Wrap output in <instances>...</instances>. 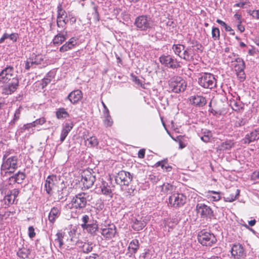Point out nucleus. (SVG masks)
Masks as SVG:
<instances>
[{
	"mask_svg": "<svg viewBox=\"0 0 259 259\" xmlns=\"http://www.w3.org/2000/svg\"><path fill=\"white\" fill-rule=\"evenodd\" d=\"M11 151H7L3 155L1 170L5 174H12L18 168V157L16 155H10Z\"/></svg>",
	"mask_w": 259,
	"mask_h": 259,
	"instance_id": "1",
	"label": "nucleus"
},
{
	"mask_svg": "<svg viewBox=\"0 0 259 259\" xmlns=\"http://www.w3.org/2000/svg\"><path fill=\"white\" fill-rule=\"evenodd\" d=\"M134 24L138 30L146 31L152 28L154 21L150 16L142 15L136 17Z\"/></svg>",
	"mask_w": 259,
	"mask_h": 259,
	"instance_id": "2",
	"label": "nucleus"
},
{
	"mask_svg": "<svg viewBox=\"0 0 259 259\" xmlns=\"http://www.w3.org/2000/svg\"><path fill=\"white\" fill-rule=\"evenodd\" d=\"M92 199L91 196L87 193L81 192L76 194L72 199L71 204L72 207L79 210L84 209Z\"/></svg>",
	"mask_w": 259,
	"mask_h": 259,
	"instance_id": "3",
	"label": "nucleus"
},
{
	"mask_svg": "<svg viewBox=\"0 0 259 259\" xmlns=\"http://www.w3.org/2000/svg\"><path fill=\"white\" fill-rule=\"evenodd\" d=\"M81 221L82 223L80 226L83 230L91 235H95L98 229V225L97 221L87 214L83 215Z\"/></svg>",
	"mask_w": 259,
	"mask_h": 259,
	"instance_id": "4",
	"label": "nucleus"
},
{
	"mask_svg": "<svg viewBox=\"0 0 259 259\" xmlns=\"http://www.w3.org/2000/svg\"><path fill=\"white\" fill-rule=\"evenodd\" d=\"M198 82L204 89H212L217 86V79L214 75L210 73H202L198 78Z\"/></svg>",
	"mask_w": 259,
	"mask_h": 259,
	"instance_id": "5",
	"label": "nucleus"
},
{
	"mask_svg": "<svg viewBox=\"0 0 259 259\" xmlns=\"http://www.w3.org/2000/svg\"><path fill=\"white\" fill-rule=\"evenodd\" d=\"M197 239L198 242L202 245L205 246H211L217 241V238L213 233L205 230H201L198 233Z\"/></svg>",
	"mask_w": 259,
	"mask_h": 259,
	"instance_id": "6",
	"label": "nucleus"
},
{
	"mask_svg": "<svg viewBox=\"0 0 259 259\" xmlns=\"http://www.w3.org/2000/svg\"><path fill=\"white\" fill-rule=\"evenodd\" d=\"M159 61L162 65L168 68L177 69L182 67V62L170 55H161L159 58Z\"/></svg>",
	"mask_w": 259,
	"mask_h": 259,
	"instance_id": "7",
	"label": "nucleus"
},
{
	"mask_svg": "<svg viewBox=\"0 0 259 259\" xmlns=\"http://www.w3.org/2000/svg\"><path fill=\"white\" fill-rule=\"evenodd\" d=\"M168 84L171 91L176 93L184 92L187 87L186 81L180 76H174L168 80Z\"/></svg>",
	"mask_w": 259,
	"mask_h": 259,
	"instance_id": "8",
	"label": "nucleus"
},
{
	"mask_svg": "<svg viewBox=\"0 0 259 259\" xmlns=\"http://www.w3.org/2000/svg\"><path fill=\"white\" fill-rule=\"evenodd\" d=\"M17 77L13 65H7L0 72V83H7L12 79Z\"/></svg>",
	"mask_w": 259,
	"mask_h": 259,
	"instance_id": "9",
	"label": "nucleus"
},
{
	"mask_svg": "<svg viewBox=\"0 0 259 259\" xmlns=\"http://www.w3.org/2000/svg\"><path fill=\"white\" fill-rule=\"evenodd\" d=\"M133 176L130 172L124 170L119 171L115 177L117 184L121 186H128L133 180Z\"/></svg>",
	"mask_w": 259,
	"mask_h": 259,
	"instance_id": "10",
	"label": "nucleus"
},
{
	"mask_svg": "<svg viewBox=\"0 0 259 259\" xmlns=\"http://www.w3.org/2000/svg\"><path fill=\"white\" fill-rule=\"evenodd\" d=\"M96 181L95 175L89 170H85L81 175V182L85 189H88L92 187Z\"/></svg>",
	"mask_w": 259,
	"mask_h": 259,
	"instance_id": "11",
	"label": "nucleus"
},
{
	"mask_svg": "<svg viewBox=\"0 0 259 259\" xmlns=\"http://www.w3.org/2000/svg\"><path fill=\"white\" fill-rule=\"evenodd\" d=\"M186 197L182 193H175L169 197V204L175 207H181L186 203Z\"/></svg>",
	"mask_w": 259,
	"mask_h": 259,
	"instance_id": "12",
	"label": "nucleus"
},
{
	"mask_svg": "<svg viewBox=\"0 0 259 259\" xmlns=\"http://www.w3.org/2000/svg\"><path fill=\"white\" fill-rule=\"evenodd\" d=\"M196 210L201 218H211L213 215L211 208L203 203H198L196 206Z\"/></svg>",
	"mask_w": 259,
	"mask_h": 259,
	"instance_id": "13",
	"label": "nucleus"
},
{
	"mask_svg": "<svg viewBox=\"0 0 259 259\" xmlns=\"http://www.w3.org/2000/svg\"><path fill=\"white\" fill-rule=\"evenodd\" d=\"M3 89V93L5 95H11L17 89L19 81L17 77L12 79Z\"/></svg>",
	"mask_w": 259,
	"mask_h": 259,
	"instance_id": "14",
	"label": "nucleus"
},
{
	"mask_svg": "<svg viewBox=\"0 0 259 259\" xmlns=\"http://www.w3.org/2000/svg\"><path fill=\"white\" fill-rule=\"evenodd\" d=\"M101 234L106 239H111L114 237L116 231V227L114 225H110L105 226L101 229Z\"/></svg>",
	"mask_w": 259,
	"mask_h": 259,
	"instance_id": "15",
	"label": "nucleus"
},
{
	"mask_svg": "<svg viewBox=\"0 0 259 259\" xmlns=\"http://www.w3.org/2000/svg\"><path fill=\"white\" fill-rule=\"evenodd\" d=\"M231 254L236 258L244 257L245 256L243 247L239 243L233 245L231 249Z\"/></svg>",
	"mask_w": 259,
	"mask_h": 259,
	"instance_id": "16",
	"label": "nucleus"
},
{
	"mask_svg": "<svg viewBox=\"0 0 259 259\" xmlns=\"http://www.w3.org/2000/svg\"><path fill=\"white\" fill-rule=\"evenodd\" d=\"M56 181V177L54 175H50L47 178L45 183V187L48 194H52V190L54 188Z\"/></svg>",
	"mask_w": 259,
	"mask_h": 259,
	"instance_id": "17",
	"label": "nucleus"
},
{
	"mask_svg": "<svg viewBox=\"0 0 259 259\" xmlns=\"http://www.w3.org/2000/svg\"><path fill=\"white\" fill-rule=\"evenodd\" d=\"M146 225V223L140 217L138 218L134 217L132 219V227L136 231L142 230Z\"/></svg>",
	"mask_w": 259,
	"mask_h": 259,
	"instance_id": "18",
	"label": "nucleus"
},
{
	"mask_svg": "<svg viewBox=\"0 0 259 259\" xmlns=\"http://www.w3.org/2000/svg\"><path fill=\"white\" fill-rule=\"evenodd\" d=\"M190 103L195 106L201 107L204 106L206 104V100L202 96H193L190 98Z\"/></svg>",
	"mask_w": 259,
	"mask_h": 259,
	"instance_id": "19",
	"label": "nucleus"
},
{
	"mask_svg": "<svg viewBox=\"0 0 259 259\" xmlns=\"http://www.w3.org/2000/svg\"><path fill=\"white\" fill-rule=\"evenodd\" d=\"M25 178L26 175L25 173L19 171L16 174L10 177L9 179V181L10 184H14L15 183L21 184Z\"/></svg>",
	"mask_w": 259,
	"mask_h": 259,
	"instance_id": "20",
	"label": "nucleus"
},
{
	"mask_svg": "<svg viewBox=\"0 0 259 259\" xmlns=\"http://www.w3.org/2000/svg\"><path fill=\"white\" fill-rule=\"evenodd\" d=\"M82 97V92L79 90L71 92L67 98L73 104L77 103Z\"/></svg>",
	"mask_w": 259,
	"mask_h": 259,
	"instance_id": "21",
	"label": "nucleus"
},
{
	"mask_svg": "<svg viewBox=\"0 0 259 259\" xmlns=\"http://www.w3.org/2000/svg\"><path fill=\"white\" fill-rule=\"evenodd\" d=\"M77 43V38L75 37L71 38L68 41L63 45L60 48V52H65L72 49L75 47Z\"/></svg>",
	"mask_w": 259,
	"mask_h": 259,
	"instance_id": "22",
	"label": "nucleus"
},
{
	"mask_svg": "<svg viewBox=\"0 0 259 259\" xmlns=\"http://www.w3.org/2000/svg\"><path fill=\"white\" fill-rule=\"evenodd\" d=\"M101 192L102 194L110 197H112L113 193L112 190V187L110 185L105 181H102L101 185H100Z\"/></svg>",
	"mask_w": 259,
	"mask_h": 259,
	"instance_id": "23",
	"label": "nucleus"
},
{
	"mask_svg": "<svg viewBox=\"0 0 259 259\" xmlns=\"http://www.w3.org/2000/svg\"><path fill=\"white\" fill-rule=\"evenodd\" d=\"M258 139H259V133H257L255 129L254 131L246 135L243 140L244 143L249 144Z\"/></svg>",
	"mask_w": 259,
	"mask_h": 259,
	"instance_id": "24",
	"label": "nucleus"
},
{
	"mask_svg": "<svg viewBox=\"0 0 259 259\" xmlns=\"http://www.w3.org/2000/svg\"><path fill=\"white\" fill-rule=\"evenodd\" d=\"M61 214L60 208L58 207H53L51 208L49 214V220L50 223L54 224L56 219L58 218Z\"/></svg>",
	"mask_w": 259,
	"mask_h": 259,
	"instance_id": "25",
	"label": "nucleus"
},
{
	"mask_svg": "<svg viewBox=\"0 0 259 259\" xmlns=\"http://www.w3.org/2000/svg\"><path fill=\"white\" fill-rule=\"evenodd\" d=\"M22 109V107L20 106L16 110L13 119L9 123L8 128L9 129H12L14 127L16 123L20 119Z\"/></svg>",
	"mask_w": 259,
	"mask_h": 259,
	"instance_id": "26",
	"label": "nucleus"
},
{
	"mask_svg": "<svg viewBox=\"0 0 259 259\" xmlns=\"http://www.w3.org/2000/svg\"><path fill=\"white\" fill-rule=\"evenodd\" d=\"M234 67V69L236 71H242L244 70L245 67V62L243 60L239 57H236L234 61H232Z\"/></svg>",
	"mask_w": 259,
	"mask_h": 259,
	"instance_id": "27",
	"label": "nucleus"
},
{
	"mask_svg": "<svg viewBox=\"0 0 259 259\" xmlns=\"http://www.w3.org/2000/svg\"><path fill=\"white\" fill-rule=\"evenodd\" d=\"M199 136L201 140L205 143H208L210 141L212 137V132L207 129H202L199 133Z\"/></svg>",
	"mask_w": 259,
	"mask_h": 259,
	"instance_id": "28",
	"label": "nucleus"
},
{
	"mask_svg": "<svg viewBox=\"0 0 259 259\" xmlns=\"http://www.w3.org/2000/svg\"><path fill=\"white\" fill-rule=\"evenodd\" d=\"M221 193L215 191H208L207 192L206 197L210 201H218L221 199Z\"/></svg>",
	"mask_w": 259,
	"mask_h": 259,
	"instance_id": "29",
	"label": "nucleus"
},
{
	"mask_svg": "<svg viewBox=\"0 0 259 259\" xmlns=\"http://www.w3.org/2000/svg\"><path fill=\"white\" fill-rule=\"evenodd\" d=\"M31 250L29 248L23 247L19 248L17 252L18 256L22 259H26L29 257L30 254Z\"/></svg>",
	"mask_w": 259,
	"mask_h": 259,
	"instance_id": "30",
	"label": "nucleus"
},
{
	"mask_svg": "<svg viewBox=\"0 0 259 259\" xmlns=\"http://www.w3.org/2000/svg\"><path fill=\"white\" fill-rule=\"evenodd\" d=\"M65 233L61 231H59L56 234V238L54 240V244L56 245L59 247V248H61L64 244L63 239L64 237Z\"/></svg>",
	"mask_w": 259,
	"mask_h": 259,
	"instance_id": "31",
	"label": "nucleus"
},
{
	"mask_svg": "<svg viewBox=\"0 0 259 259\" xmlns=\"http://www.w3.org/2000/svg\"><path fill=\"white\" fill-rule=\"evenodd\" d=\"M139 248V242L138 239L133 240L129 244L128 249L131 254H135L137 252Z\"/></svg>",
	"mask_w": 259,
	"mask_h": 259,
	"instance_id": "32",
	"label": "nucleus"
},
{
	"mask_svg": "<svg viewBox=\"0 0 259 259\" xmlns=\"http://www.w3.org/2000/svg\"><path fill=\"white\" fill-rule=\"evenodd\" d=\"M234 146V143L231 140H227L221 144L219 146V150L221 151H227L230 150Z\"/></svg>",
	"mask_w": 259,
	"mask_h": 259,
	"instance_id": "33",
	"label": "nucleus"
},
{
	"mask_svg": "<svg viewBox=\"0 0 259 259\" xmlns=\"http://www.w3.org/2000/svg\"><path fill=\"white\" fill-rule=\"evenodd\" d=\"M234 194L232 193L229 196L223 197L224 200L225 202H232L237 199H238L240 194V190L236 189Z\"/></svg>",
	"mask_w": 259,
	"mask_h": 259,
	"instance_id": "34",
	"label": "nucleus"
},
{
	"mask_svg": "<svg viewBox=\"0 0 259 259\" xmlns=\"http://www.w3.org/2000/svg\"><path fill=\"white\" fill-rule=\"evenodd\" d=\"M185 49V46L181 44H174L172 46V50L175 55L181 58V53Z\"/></svg>",
	"mask_w": 259,
	"mask_h": 259,
	"instance_id": "35",
	"label": "nucleus"
},
{
	"mask_svg": "<svg viewBox=\"0 0 259 259\" xmlns=\"http://www.w3.org/2000/svg\"><path fill=\"white\" fill-rule=\"evenodd\" d=\"M191 50V47H188L183 51V55L181 56V58L187 61H190L194 59L193 55H191L189 51Z\"/></svg>",
	"mask_w": 259,
	"mask_h": 259,
	"instance_id": "36",
	"label": "nucleus"
},
{
	"mask_svg": "<svg viewBox=\"0 0 259 259\" xmlns=\"http://www.w3.org/2000/svg\"><path fill=\"white\" fill-rule=\"evenodd\" d=\"M30 58L36 66L41 64L44 61L42 56L39 54L36 55L35 53H32L30 55Z\"/></svg>",
	"mask_w": 259,
	"mask_h": 259,
	"instance_id": "37",
	"label": "nucleus"
},
{
	"mask_svg": "<svg viewBox=\"0 0 259 259\" xmlns=\"http://www.w3.org/2000/svg\"><path fill=\"white\" fill-rule=\"evenodd\" d=\"M77 227L74 226L71 227L70 231L68 232V234L70 237V240L76 243H79L78 242L77 238L76 237Z\"/></svg>",
	"mask_w": 259,
	"mask_h": 259,
	"instance_id": "38",
	"label": "nucleus"
},
{
	"mask_svg": "<svg viewBox=\"0 0 259 259\" xmlns=\"http://www.w3.org/2000/svg\"><path fill=\"white\" fill-rule=\"evenodd\" d=\"M15 199L10 195L8 192L7 194L5 196L3 199V202H4V207L6 208L10 206L11 205L13 204L15 202Z\"/></svg>",
	"mask_w": 259,
	"mask_h": 259,
	"instance_id": "39",
	"label": "nucleus"
},
{
	"mask_svg": "<svg viewBox=\"0 0 259 259\" xmlns=\"http://www.w3.org/2000/svg\"><path fill=\"white\" fill-rule=\"evenodd\" d=\"M66 39L65 35L61 33H59L53 38V43L54 45H60Z\"/></svg>",
	"mask_w": 259,
	"mask_h": 259,
	"instance_id": "40",
	"label": "nucleus"
},
{
	"mask_svg": "<svg viewBox=\"0 0 259 259\" xmlns=\"http://www.w3.org/2000/svg\"><path fill=\"white\" fill-rule=\"evenodd\" d=\"M67 18V16L60 18H57V26L59 28L65 29V26L68 22V20Z\"/></svg>",
	"mask_w": 259,
	"mask_h": 259,
	"instance_id": "41",
	"label": "nucleus"
},
{
	"mask_svg": "<svg viewBox=\"0 0 259 259\" xmlns=\"http://www.w3.org/2000/svg\"><path fill=\"white\" fill-rule=\"evenodd\" d=\"M56 115L58 119L65 118L69 117V114L66 109L62 108L59 109L56 112Z\"/></svg>",
	"mask_w": 259,
	"mask_h": 259,
	"instance_id": "42",
	"label": "nucleus"
},
{
	"mask_svg": "<svg viewBox=\"0 0 259 259\" xmlns=\"http://www.w3.org/2000/svg\"><path fill=\"white\" fill-rule=\"evenodd\" d=\"M79 246L81 247L83 252L88 253L91 252L93 250V244L90 242H84L82 245H79Z\"/></svg>",
	"mask_w": 259,
	"mask_h": 259,
	"instance_id": "43",
	"label": "nucleus"
},
{
	"mask_svg": "<svg viewBox=\"0 0 259 259\" xmlns=\"http://www.w3.org/2000/svg\"><path fill=\"white\" fill-rule=\"evenodd\" d=\"M24 63V68L26 70H29L30 69L35 68L36 67V65L31 60L30 57L26 59Z\"/></svg>",
	"mask_w": 259,
	"mask_h": 259,
	"instance_id": "44",
	"label": "nucleus"
},
{
	"mask_svg": "<svg viewBox=\"0 0 259 259\" xmlns=\"http://www.w3.org/2000/svg\"><path fill=\"white\" fill-rule=\"evenodd\" d=\"M104 115L105 116V119L103 120V123L105 126L106 127L111 126L113 124V120L110 115V114H105Z\"/></svg>",
	"mask_w": 259,
	"mask_h": 259,
	"instance_id": "45",
	"label": "nucleus"
},
{
	"mask_svg": "<svg viewBox=\"0 0 259 259\" xmlns=\"http://www.w3.org/2000/svg\"><path fill=\"white\" fill-rule=\"evenodd\" d=\"M212 38L214 40H219L220 38V31L218 27H213L211 30Z\"/></svg>",
	"mask_w": 259,
	"mask_h": 259,
	"instance_id": "46",
	"label": "nucleus"
},
{
	"mask_svg": "<svg viewBox=\"0 0 259 259\" xmlns=\"http://www.w3.org/2000/svg\"><path fill=\"white\" fill-rule=\"evenodd\" d=\"M230 105L234 111H238L242 108V104L240 101L237 102L235 100L231 101Z\"/></svg>",
	"mask_w": 259,
	"mask_h": 259,
	"instance_id": "47",
	"label": "nucleus"
},
{
	"mask_svg": "<svg viewBox=\"0 0 259 259\" xmlns=\"http://www.w3.org/2000/svg\"><path fill=\"white\" fill-rule=\"evenodd\" d=\"M67 16V14L62 8L61 4H59L57 6V18H60Z\"/></svg>",
	"mask_w": 259,
	"mask_h": 259,
	"instance_id": "48",
	"label": "nucleus"
},
{
	"mask_svg": "<svg viewBox=\"0 0 259 259\" xmlns=\"http://www.w3.org/2000/svg\"><path fill=\"white\" fill-rule=\"evenodd\" d=\"M174 187L169 183L164 184L162 186V191L165 193H168L173 190Z\"/></svg>",
	"mask_w": 259,
	"mask_h": 259,
	"instance_id": "49",
	"label": "nucleus"
},
{
	"mask_svg": "<svg viewBox=\"0 0 259 259\" xmlns=\"http://www.w3.org/2000/svg\"><path fill=\"white\" fill-rule=\"evenodd\" d=\"M87 141L89 142V144L92 147H95L97 146L98 144V141L96 137L93 136L87 139Z\"/></svg>",
	"mask_w": 259,
	"mask_h": 259,
	"instance_id": "50",
	"label": "nucleus"
},
{
	"mask_svg": "<svg viewBox=\"0 0 259 259\" xmlns=\"http://www.w3.org/2000/svg\"><path fill=\"white\" fill-rule=\"evenodd\" d=\"M8 192L9 193L10 195H11L15 200H16L20 193V191L18 189H14L9 191Z\"/></svg>",
	"mask_w": 259,
	"mask_h": 259,
	"instance_id": "51",
	"label": "nucleus"
},
{
	"mask_svg": "<svg viewBox=\"0 0 259 259\" xmlns=\"http://www.w3.org/2000/svg\"><path fill=\"white\" fill-rule=\"evenodd\" d=\"M46 122V119L45 118L42 117L39 119H37L32 122L33 126H36L37 125H42Z\"/></svg>",
	"mask_w": 259,
	"mask_h": 259,
	"instance_id": "52",
	"label": "nucleus"
},
{
	"mask_svg": "<svg viewBox=\"0 0 259 259\" xmlns=\"http://www.w3.org/2000/svg\"><path fill=\"white\" fill-rule=\"evenodd\" d=\"M28 231V236L30 238H33L35 236V233L33 226L29 227Z\"/></svg>",
	"mask_w": 259,
	"mask_h": 259,
	"instance_id": "53",
	"label": "nucleus"
},
{
	"mask_svg": "<svg viewBox=\"0 0 259 259\" xmlns=\"http://www.w3.org/2000/svg\"><path fill=\"white\" fill-rule=\"evenodd\" d=\"M32 127H34L32 122L25 124L22 127L20 128L19 132L22 133L24 132V130H28Z\"/></svg>",
	"mask_w": 259,
	"mask_h": 259,
	"instance_id": "54",
	"label": "nucleus"
},
{
	"mask_svg": "<svg viewBox=\"0 0 259 259\" xmlns=\"http://www.w3.org/2000/svg\"><path fill=\"white\" fill-rule=\"evenodd\" d=\"M237 75L241 80H243L245 79V74L244 70L242 71H236Z\"/></svg>",
	"mask_w": 259,
	"mask_h": 259,
	"instance_id": "55",
	"label": "nucleus"
},
{
	"mask_svg": "<svg viewBox=\"0 0 259 259\" xmlns=\"http://www.w3.org/2000/svg\"><path fill=\"white\" fill-rule=\"evenodd\" d=\"M73 127V123L71 122H67L65 123V126H64L62 130H64L65 131H67L68 132H70V131L72 130Z\"/></svg>",
	"mask_w": 259,
	"mask_h": 259,
	"instance_id": "56",
	"label": "nucleus"
},
{
	"mask_svg": "<svg viewBox=\"0 0 259 259\" xmlns=\"http://www.w3.org/2000/svg\"><path fill=\"white\" fill-rule=\"evenodd\" d=\"M68 133H69V132H67V131H66L64 130H62L61 133V136H60L61 142H63L65 140V139L66 138V137L67 136Z\"/></svg>",
	"mask_w": 259,
	"mask_h": 259,
	"instance_id": "57",
	"label": "nucleus"
},
{
	"mask_svg": "<svg viewBox=\"0 0 259 259\" xmlns=\"http://www.w3.org/2000/svg\"><path fill=\"white\" fill-rule=\"evenodd\" d=\"M7 105L6 99L2 97H0V110L4 109Z\"/></svg>",
	"mask_w": 259,
	"mask_h": 259,
	"instance_id": "58",
	"label": "nucleus"
},
{
	"mask_svg": "<svg viewBox=\"0 0 259 259\" xmlns=\"http://www.w3.org/2000/svg\"><path fill=\"white\" fill-rule=\"evenodd\" d=\"M9 38L14 42H16L18 38V34L17 33H13L9 34Z\"/></svg>",
	"mask_w": 259,
	"mask_h": 259,
	"instance_id": "59",
	"label": "nucleus"
},
{
	"mask_svg": "<svg viewBox=\"0 0 259 259\" xmlns=\"http://www.w3.org/2000/svg\"><path fill=\"white\" fill-rule=\"evenodd\" d=\"M249 13L253 17L259 19V10H253Z\"/></svg>",
	"mask_w": 259,
	"mask_h": 259,
	"instance_id": "60",
	"label": "nucleus"
},
{
	"mask_svg": "<svg viewBox=\"0 0 259 259\" xmlns=\"http://www.w3.org/2000/svg\"><path fill=\"white\" fill-rule=\"evenodd\" d=\"M51 81V78L47 77H44L42 79V85L43 87L47 86Z\"/></svg>",
	"mask_w": 259,
	"mask_h": 259,
	"instance_id": "61",
	"label": "nucleus"
},
{
	"mask_svg": "<svg viewBox=\"0 0 259 259\" xmlns=\"http://www.w3.org/2000/svg\"><path fill=\"white\" fill-rule=\"evenodd\" d=\"M145 150L144 149H141L139 151L138 155L140 158H143L145 157Z\"/></svg>",
	"mask_w": 259,
	"mask_h": 259,
	"instance_id": "62",
	"label": "nucleus"
},
{
	"mask_svg": "<svg viewBox=\"0 0 259 259\" xmlns=\"http://www.w3.org/2000/svg\"><path fill=\"white\" fill-rule=\"evenodd\" d=\"M224 28L226 31L230 32L231 35H235V33L234 30L230 26L227 25Z\"/></svg>",
	"mask_w": 259,
	"mask_h": 259,
	"instance_id": "63",
	"label": "nucleus"
},
{
	"mask_svg": "<svg viewBox=\"0 0 259 259\" xmlns=\"http://www.w3.org/2000/svg\"><path fill=\"white\" fill-rule=\"evenodd\" d=\"M133 80L138 85L142 86V81L140 79L138 78V77L137 76H134L133 77Z\"/></svg>",
	"mask_w": 259,
	"mask_h": 259,
	"instance_id": "64",
	"label": "nucleus"
}]
</instances>
